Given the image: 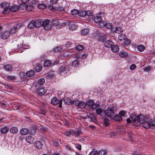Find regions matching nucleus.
I'll return each mask as SVG.
<instances>
[{
  "label": "nucleus",
  "mask_w": 155,
  "mask_h": 155,
  "mask_svg": "<svg viewBox=\"0 0 155 155\" xmlns=\"http://www.w3.org/2000/svg\"><path fill=\"white\" fill-rule=\"evenodd\" d=\"M103 112V109L101 107H99L96 109V112L97 114L100 116H101V114Z\"/></svg>",
  "instance_id": "obj_43"
},
{
  "label": "nucleus",
  "mask_w": 155,
  "mask_h": 155,
  "mask_svg": "<svg viewBox=\"0 0 155 155\" xmlns=\"http://www.w3.org/2000/svg\"><path fill=\"white\" fill-rule=\"evenodd\" d=\"M97 151L96 149H93L89 153V155H95L97 154Z\"/></svg>",
  "instance_id": "obj_49"
},
{
  "label": "nucleus",
  "mask_w": 155,
  "mask_h": 155,
  "mask_svg": "<svg viewBox=\"0 0 155 155\" xmlns=\"http://www.w3.org/2000/svg\"><path fill=\"white\" fill-rule=\"evenodd\" d=\"M76 49L78 51H82L84 49V46L81 45H78L76 46Z\"/></svg>",
  "instance_id": "obj_44"
},
{
  "label": "nucleus",
  "mask_w": 155,
  "mask_h": 155,
  "mask_svg": "<svg viewBox=\"0 0 155 155\" xmlns=\"http://www.w3.org/2000/svg\"><path fill=\"white\" fill-rule=\"evenodd\" d=\"M71 14L73 15H78L79 16V13L80 12H79L78 11L77 9H74L72 10L71 11Z\"/></svg>",
  "instance_id": "obj_40"
},
{
  "label": "nucleus",
  "mask_w": 155,
  "mask_h": 155,
  "mask_svg": "<svg viewBox=\"0 0 155 155\" xmlns=\"http://www.w3.org/2000/svg\"><path fill=\"white\" fill-rule=\"evenodd\" d=\"M10 132L12 134H16L18 132V129L17 127H13L9 130Z\"/></svg>",
  "instance_id": "obj_23"
},
{
  "label": "nucleus",
  "mask_w": 155,
  "mask_h": 155,
  "mask_svg": "<svg viewBox=\"0 0 155 155\" xmlns=\"http://www.w3.org/2000/svg\"><path fill=\"white\" fill-rule=\"evenodd\" d=\"M21 24H17L15 27L12 28L10 30V33L12 34H15L18 29H19L22 26Z\"/></svg>",
  "instance_id": "obj_10"
},
{
  "label": "nucleus",
  "mask_w": 155,
  "mask_h": 155,
  "mask_svg": "<svg viewBox=\"0 0 155 155\" xmlns=\"http://www.w3.org/2000/svg\"><path fill=\"white\" fill-rule=\"evenodd\" d=\"M118 39L120 41H124L126 39V37L125 35L121 34L118 37Z\"/></svg>",
  "instance_id": "obj_32"
},
{
  "label": "nucleus",
  "mask_w": 155,
  "mask_h": 155,
  "mask_svg": "<svg viewBox=\"0 0 155 155\" xmlns=\"http://www.w3.org/2000/svg\"><path fill=\"white\" fill-rule=\"evenodd\" d=\"M127 55V53L125 51H122L120 53L119 55L122 58H124Z\"/></svg>",
  "instance_id": "obj_47"
},
{
  "label": "nucleus",
  "mask_w": 155,
  "mask_h": 155,
  "mask_svg": "<svg viewBox=\"0 0 155 155\" xmlns=\"http://www.w3.org/2000/svg\"><path fill=\"white\" fill-rule=\"evenodd\" d=\"M136 66L135 64H131L130 67V68L131 70H134Z\"/></svg>",
  "instance_id": "obj_55"
},
{
  "label": "nucleus",
  "mask_w": 155,
  "mask_h": 155,
  "mask_svg": "<svg viewBox=\"0 0 155 155\" xmlns=\"http://www.w3.org/2000/svg\"><path fill=\"white\" fill-rule=\"evenodd\" d=\"M48 8L49 9L52 11H54L55 10V8L52 5L49 6L48 7Z\"/></svg>",
  "instance_id": "obj_58"
},
{
  "label": "nucleus",
  "mask_w": 155,
  "mask_h": 155,
  "mask_svg": "<svg viewBox=\"0 0 155 155\" xmlns=\"http://www.w3.org/2000/svg\"><path fill=\"white\" fill-rule=\"evenodd\" d=\"M71 131L67 132L64 133V135L67 137H69L71 135Z\"/></svg>",
  "instance_id": "obj_59"
},
{
  "label": "nucleus",
  "mask_w": 155,
  "mask_h": 155,
  "mask_svg": "<svg viewBox=\"0 0 155 155\" xmlns=\"http://www.w3.org/2000/svg\"><path fill=\"white\" fill-rule=\"evenodd\" d=\"M123 41V45L126 46L130 45L131 43L130 40L127 38Z\"/></svg>",
  "instance_id": "obj_46"
},
{
  "label": "nucleus",
  "mask_w": 155,
  "mask_h": 155,
  "mask_svg": "<svg viewBox=\"0 0 155 155\" xmlns=\"http://www.w3.org/2000/svg\"><path fill=\"white\" fill-rule=\"evenodd\" d=\"M35 72L33 70L27 71L26 73V75L28 77H31L33 76L35 74Z\"/></svg>",
  "instance_id": "obj_34"
},
{
  "label": "nucleus",
  "mask_w": 155,
  "mask_h": 155,
  "mask_svg": "<svg viewBox=\"0 0 155 155\" xmlns=\"http://www.w3.org/2000/svg\"><path fill=\"white\" fill-rule=\"evenodd\" d=\"M25 140L27 142L30 143H32L34 141V139L33 137L31 136L27 137Z\"/></svg>",
  "instance_id": "obj_27"
},
{
  "label": "nucleus",
  "mask_w": 155,
  "mask_h": 155,
  "mask_svg": "<svg viewBox=\"0 0 155 155\" xmlns=\"http://www.w3.org/2000/svg\"><path fill=\"white\" fill-rule=\"evenodd\" d=\"M53 143L54 146L58 147H59L60 145L61 144V140L59 139L53 140Z\"/></svg>",
  "instance_id": "obj_21"
},
{
  "label": "nucleus",
  "mask_w": 155,
  "mask_h": 155,
  "mask_svg": "<svg viewBox=\"0 0 155 155\" xmlns=\"http://www.w3.org/2000/svg\"><path fill=\"white\" fill-rule=\"evenodd\" d=\"M20 132V134L21 135H25L28 134L29 132V131L27 128H24L22 129Z\"/></svg>",
  "instance_id": "obj_26"
},
{
  "label": "nucleus",
  "mask_w": 155,
  "mask_h": 155,
  "mask_svg": "<svg viewBox=\"0 0 155 155\" xmlns=\"http://www.w3.org/2000/svg\"><path fill=\"white\" fill-rule=\"evenodd\" d=\"M54 75L52 74H48L47 76V78L48 79H51L54 78Z\"/></svg>",
  "instance_id": "obj_53"
},
{
  "label": "nucleus",
  "mask_w": 155,
  "mask_h": 155,
  "mask_svg": "<svg viewBox=\"0 0 155 155\" xmlns=\"http://www.w3.org/2000/svg\"><path fill=\"white\" fill-rule=\"evenodd\" d=\"M18 9L19 8L17 6L13 5L9 8V12H16L18 10Z\"/></svg>",
  "instance_id": "obj_22"
},
{
  "label": "nucleus",
  "mask_w": 155,
  "mask_h": 155,
  "mask_svg": "<svg viewBox=\"0 0 155 155\" xmlns=\"http://www.w3.org/2000/svg\"><path fill=\"white\" fill-rule=\"evenodd\" d=\"M51 103L54 105L59 104L58 107L60 108L62 107V100L58 99L56 97L53 98L51 100Z\"/></svg>",
  "instance_id": "obj_7"
},
{
  "label": "nucleus",
  "mask_w": 155,
  "mask_h": 155,
  "mask_svg": "<svg viewBox=\"0 0 155 155\" xmlns=\"http://www.w3.org/2000/svg\"><path fill=\"white\" fill-rule=\"evenodd\" d=\"M34 145L35 147L38 149H41L43 147V144L40 141H36L34 143Z\"/></svg>",
  "instance_id": "obj_16"
},
{
  "label": "nucleus",
  "mask_w": 155,
  "mask_h": 155,
  "mask_svg": "<svg viewBox=\"0 0 155 155\" xmlns=\"http://www.w3.org/2000/svg\"><path fill=\"white\" fill-rule=\"evenodd\" d=\"M107 151L106 150H101L97 152V155H106L107 153Z\"/></svg>",
  "instance_id": "obj_38"
},
{
  "label": "nucleus",
  "mask_w": 155,
  "mask_h": 155,
  "mask_svg": "<svg viewBox=\"0 0 155 155\" xmlns=\"http://www.w3.org/2000/svg\"><path fill=\"white\" fill-rule=\"evenodd\" d=\"M103 14L101 13H99L98 15H96L95 17H93V19L92 20L97 23H99L100 25L102 24L104 22L103 20Z\"/></svg>",
  "instance_id": "obj_5"
},
{
  "label": "nucleus",
  "mask_w": 155,
  "mask_h": 155,
  "mask_svg": "<svg viewBox=\"0 0 155 155\" xmlns=\"http://www.w3.org/2000/svg\"><path fill=\"white\" fill-rule=\"evenodd\" d=\"M81 34L83 35H86L89 33V30L87 28H85L82 30L81 32Z\"/></svg>",
  "instance_id": "obj_30"
},
{
  "label": "nucleus",
  "mask_w": 155,
  "mask_h": 155,
  "mask_svg": "<svg viewBox=\"0 0 155 155\" xmlns=\"http://www.w3.org/2000/svg\"><path fill=\"white\" fill-rule=\"evenodd\" d=\"M59 70L60 73H63L64 74L67 73L68 71V67L65 64H63L59 69Z\"/></svg>",
  "instance_id": "obj_11"
},
{
  "label": "nucleus",
  "mask_w": 155,
  "mask_h": 155,
  "mask_svg": "<svg viewBox=\"0 0 155 155\" xmlns=\"http://www.w3.org/2000/svg\"><path fill=\"white\" fill-rule=\"evenodd\" d=\"M46 111L42 109L40 110L39 112V113L44 115H45L46 114Z\"/></svg>",
  "instance_id": "obj_57"
},
{
  "label": "nucleus",
  "mask_w": 155,
  "mask_h": 155,
  "mask_svg": "<svg viewBox=\"0 0 155 155\" xmlns=\"http://www.w3.org/2000/svg\"><path fill=\"white\" fill-rule=\"evenodd\" d=\"M107 37L106 35L103 33H101L99 35L98 40L99 41L103 42L106 40Z\"/></svg>",
  "instance_id": "obj_9"
},
{
  "label": "nucleus",
  "mask_w": 155,
  "mask_h": 155,
  "mask_svg": "<svg viewBox=\"0 0 155 155\" xmlns=\"http://www.w3.org/2000/svg\"><path fill=\"white\" fill-rule=\"evenodd\" d=\"M150 124L151 125L153 126H155V120L151 121V120L150 121Z\"/></svg>",
  "instance_id": "obj_64"
},
{
  "label": "nucleus",
  "mask_w": 155,
  "mask_h": 155,
  "mask_svg": "<svg viewBox=\"0 0 155 155\" xmlns=\"http://www.w3.org/2000/svg\"><path fill=\"white\" fill-rule=\"evenodd\" d=\"M58 24L57 21L53 20L50 23L48 19H46L42 21V26L44 27V29L45 30H50L52 27V25H56Z\"/></svg>",
  "instance_id": "obj_4"
},
{
  "label": "nucleus",
  "mask_w": 155,
  "mask_h": 155,
  "mask_svg": "<svg viewBox=\"0 0 155 155\" xmlns=\"http://www.w3.org/2000/svg\"><path fill=\"white\" fill-rule=\"evenodd\" d=\"M45 82V80L44 78H41L38 81V84L41 85L43 84Z\"/></svg>",
  "instance_id": "obj_52"
},
{
  "label": "nucleus",
  "mask_w": 155,
  "mask_h": 155,
  "mask_svg": "<svg viewBox=\"0 0 155 155\" xmlns=\"http://www.w3.org/2000/svg\"><path fill=\"white\" fill-rule=\"evenodd\" d=\"M18 7L19 8V9L22 10L25 8V6H24V5H20Z\"/></svg>",
  "instance_id": "obj_61"
},
{
  "label": "nucleus",
  "mask_w": 155,
  "mask_h": 155,
  "mask_svg": "<svg viewBox=\"0 0 155 155\" xmlns=\"http://www.w3.org/2000/svg\"><path fill=\"white\" fill-rule=\"evenodd\" d=\"M64 9V8L63 7L60 6H58L57 8V10L58 11H63Z\"/></svg>",
  "instance_id": "obj_56"
},
{
  "label": "nucleus",
  "mask_w": 155,
  "mask_h": 155,
  "mask_svg": "<svg viewBox=\"0 0 155 155\" xmlns=\"http://www.w3.org/2000/svg\"><path fill=\"white\" fill-rule=\"evenodd\" d=\"M76 147L77 149L79 150H80L81 149V145L78 144L76 146Z\"/></svg>",
  "instance_id": "obj_62"
},
{
  "label": "nucleus",
  "mask_w": 155,
  "mask_h": 155,
  "mask_svg": "<svg viewBox=\"0 0 155 155\" xmlns=\"http://www.w3.org/2000/svg\"><path fill=\"white\" fill-rule=\"evenodd\" d=\"M94 101L92 100H89L86 103V104L91 108L94 104Z\"/></svg>",
  "instance_id": "obj_42"
},
{
  "label": "nucleus",
  "mask_w": 155,
  "mask_h": 155,
  "mask_svg": "<svg viewBox=\"0 0 155 155\" xmlns=\"http://www.w3.org/2000/svg\"><path fill=\"white\" fill-rule=\"evenodd\" d=\"M87 118H88L90 121L95 122L96 121V119L94 116L92 114H89V115H87Z\"/></svg>",
  "instance_id": "obj_19"
},
{
  "label": "nucleus",
  "mask_w": 155,
  "mask_h": 155,
  "mask_svg": "<svg viewBox=\"0 0 155 155\" xmlns=\"http://www.w3.org/2000/svg\"><path fill=\"white\" fill-rule=\"evenodd\" d=\"M38 8L40 9H43L46 8V5L43 4H39L38 5Z\"/></svg>",
  "instance_id": "obj_48"
},
{
  "label": "nucleus",
  "mask_w": 155,
  "mask_h": 155,
  "mask_svg": "<svg viewBox=\"0 0 155 155\" xmlns=\"http://www.w3.org/2000/svg\"><path fill=\"white\" fill-rule=\"evenodd\" d=\"M79 15V16L87 20L91 21L93 19L94 16L92 14V12L91 11H81Z\"/></svg>",
  "instance_id": "obj_3"
},
{
  "label": "nucleus",
  "mask_w": 155,
  "mask_h": 155,
  "mask_svg": "<svg viewBox=\"0 0 155 155\" xmlns=\"http://www.w3.org/2000/svg\"><path fill=\"white\" fill-rule=\"evenodd\" d=\"M112 119L114 120L117 122H120L122 120V118L121 116H120L119 114L113 116Z\"/></svg>",
  "instance_id": "obj_20"
},
{
  "label": "nucleus",
  "mask_w": 155,
  "mask_h": 155,
  "mask_svg": "<svg viewBox=\"0 0 155 155\" xmlns=\"http://www.w3.org/2000/svg\"><path fill=\"white\" fill-rule=\"evenodd\" d=\"M132 120V124L136 126H139L141 123L143 128L148 129L151 126L150 121L151 118L148 116H145L141 114L136 116L133 115L131 117Z\"/></svg>",
  "instance_id": "obj_1"
},
{
  "label": "nucleus",
  "mask_w": 155,
  "mask_h": 155,
  "mask_svg": "<svg viewBox=\"0 0 155 155\" xmlns=\"http://www.w3.org/2000/svg\"><path fill=\"white\" fill-rule=\"evenodd\" d=\"M57 0H51L50 1L51 3V4H55L56 3Z\"/></svg>",
  "instance_id": "obj_63"
},
{
  "label": "nucleus",
  "mask_w": 155,
  "mask_h": 155,
  "mask_svg": "<svg viewBox=\"0 0 155 155\" xmlns=\"http://www.w3.org/2000/svg\"><path fill=\"white\" fill-rule=\"evenodd\" d=\"M151 70V67L150 66H148L147 67L144 68L143 69V70L144 71L146 72H148Z\"/></svg>",
  "instance_id": "obj_54"
},
{
  "label": "nucleus",
  "mask_w": 155,
  "mask_h": 155,
  "mask_svg": "<svg viewBox=\"0 0 155 155\" xmlns=\"http://www.w3.org/2000/svg\"><path fill=\"white\" fill-rule=\"evenodd\" d=\"M35 22L34 20L31 21L28 25V28L32 29L35 27Z\"/></svg>",
  "instance_id": "obj_24"
},
{
  "label": "nucleus",
  "mask_w": 155,
  "mask_h": 155,
  "mask_svg": "<svg viewBox=\"0 0 155 155\" xmlns=\"http://www.w3.org/2000/svg\"><path fill=\"white\" fill-rule=\"evenodd\" d=\"M6 78L8 81H13L16 79V77L15 76L8 75L6 76Z\"/></svg>",
  "instance_id": "obj_36"
},
{
  "label": "nucleus",
  "mask_w": 155,
  "mask_h": 155,
  "mask_svg": "<svg viewBox=\"0 0 155 155\" xmlns=\"http://www.w3.org/2000/svg\"><path fill=\"white\" fill-rule=\"evenodd\" d=\"M114 107L113 106L107 107L104 111V117H107L108 120L112 119L115 113L114 111Z\"/></svg>",
  "instance_id": "obj_2"
},
{
  "label": "nucleus",
  "mask_w": 155,
  "mask_h": 155,
  "mask_svg": "<svg viewBox=\"0 0 155 155\" xmlns=\"http://www.w3.org/2000/svg\"><path fill=\"white\" fill-rule=\"evenodd\" d=\"M1 7L3 9V13L6 14L9 12V4L6 2H4L1 4Z\"/></svg>",
  "instance_id": "obj_6"
},
{
  "label": "nucleus",
  "mask_w": 155,
  "mask_h": 155,
  "mask_svg": "<svg viewBox=\"0 0 155 155\" xmlns=\"http://www.w3.org/2000/svg\"><path fill=\"white\" fill-rule=\"evenodd\" d=\"M10 34L11 33L9 31H6L2 34L1 37L2 39H6L9 37Z\"/></svg>",
  "instance_id": "obj_13"
},
{
  "label": "nucleus",
  "mask_w": 155,
  "mask_h": 155,
  "mask_svg": "<svg viewBox=\"0 0 155 155\" xmlns=\"http://www.w3.org/2000/svg\"><path fill=\"white\" fill-rule=\"evenodd\" d=\"M52 63L51 61L50 60H45L43 64V65L45 67H48L51 65Z\"/></svg>",
  "instance_id": "obj_31"
},
{
  "label": "nucleus",
  "mask_w": 155,
  "mask_h": 155,
  "mask_svg": "<svg viewBox=\"0 0 155 155\" xmlns=\"http://www.w3.org/2000/svg\"><path fill=\"white\" fill-rule=\"evenodd\" d=\"M46 90L44 88L38 89L37 91V94L40 95H43L46 92Z\"/></svg>",
  "instance_id": "obj_14"
},
{
  "label": "nucleus",
  "mask_w": 155,
  "mask_h": 155,
  "mask_svg": "<svg viewBox=\"0 0 155 155\" xmlns=\"http://www.w3.org/2000/svg\"><path fill=\"white\" fill-rule=\"evenodd\" d=\"M102 25L105 26L106 28L108 29H110L112 31H114V28L113 27V25L111 23H104V22H103L102 24Z\"/></svg>",
  "instance_id": "obj_12"
},
{
  "label": "nucleus",
  "mask_w": 155,
  "mask_h": 155,
  "mask_svg": "<svg viewBox=\"0 0 155 155\" xmlns=\"http://www.w3.org/2000/svg\"><path fill=\"white\" fill-rule=\"evenodd\" d=\"M119 47L117 45H113L111 48V50L114 52L118 51L119 50Z\"/></svg>",
  "instance_id": "obj_29"
},
{
  "label": "nucleus",
  "mask_w": 155,
  "mask_h": 155,
  "mask_svg": "<svg viewBox=\"0 0 155 155\" xmlns=\"http://www.w3.org/2000/svg\"><path fill=\"white\" fill-rule=\"evenodd\" d=\"M114 31H114L118 34L122 32L123 31L122 28L120 26L117 27L115 28H114Z\"/></svg>",
  "instance_id": "obj_28"
},
{
  "label": "nucleus",
  "mask_w": 155,
  "mask_h": 155,
  "mask_svg": "<svg viewBox=\"0 0 155 155\" xmlns=\"http://www.w3.org/2000/svg\"><path fill=\"white\" fill-rule=\"evenodd\" d=\"M138 50L142 52L145 49V46L142 45H139L137 47Z\"/></svg>",
  "instance_id": "obj_39"
},
{
  "label": "nucleus",
  "mask_w": 155,
  "mask_h": 155,
  "mask_svg": "<svg viewBox=\"0 0 155 155\" xmlns=\"http://www.w3.org/2000/svg\"><path fill=\"white\" fill-rule=\"evenodd\" d=\"M13 67L11 64H7L4 66V69L7 71H12Z\"/></svg>",
  "instance_id": "obj_18"
},
{
  "label": "nucleus",
  "mask_w": 155,
  "mask_h": 155,
  "mask_svg": "<svg viewBox=\"0 0 155 155\" xmlns=\"http://www.w3.org/2000/svg\"><path fill=\"white\" fill-rule=\"evenodd\" d=\"M73 104L77 106L78 108L83 109L84 108L86 105V103L83 102H79L78 101H74L73 102Z\"/></svg>",
  "instance_id": "obj_8"
},
{
  "label": "nucleus",
  "mask_w": 155,
  "mask_h": 155,
  "mask_svg": "<svg viewBox=\"0 0 155 155\" xmlns=\"http://www.w3.org/2000/svg\"><path fill=\"white\" fill-rule=\"evenodd\" d=\"M62 49V47L61 46L57 47L55 48L54 51L55 52H60Z\"/></svg>",
  "instance_id": "obj_51"
},
{
  "label": "nucleus",
  "mask_w": 155,
  "mask_h": 155,
  "mask_svg": "<svg viewBox=\"0 0 155 155\" xmlns=\"http://www.w3.org/2000/svg\"><path fill=\"white\" fill-rule=\"evenodd\" d=\"M36 130L37 129L35 127H32L31 128L29 132L31 135H33L36 133Z\"/></svg>",
  "instance_id": "obj_35"
},
{
  "label": "nucleus",
  "mask_w": 155,
  "mask_h": 155,
  "mask_svg": "<svg viewBox=\"0 0 155 155\" xmlns=\"http://www.w3.org/2000/svg\"><path fill=\"white\" fill-rule=\"evenodd\" d=\"M113 45V42L109 40L106 41L104 44L105 46L107 48H111Z\"/></svg>",
  "instance_id": "obj_15"
},
{
  "label": "nucleus",
  "mask_w": 155,
  "mask_h": 155,
  "mask_svg": "<svg viewBox=\"0 0 155 155\" xmlns=\"http://www.w3.org/2000/svg\"><path fill=\"white\" fill-rule=\"evenodd\" d=\"M35 27H38L42 25V21L40 19L35 21Z\"/></svg>",
  "instance_id": "obj_25"
},
{
  "label": "nucleus",
  "mask_w": 155,
  "mask_h": 155,
  "mask_svg": "<svg viewBox=\"0 0 155 155\" xmlns=\"http://www.w3.org/2000/svg\"><path fill=\"white\" fill-rule=\"evenodd\" d=\"M127 112L126 111L121 110L119 113V114L121 117H125L127 114Z\"/></svg>",
  "instance_id": "obj_45"
},
{
  "label": "nucleus",
  "mask_w": 155,
  "mask_h": 155,
  "mask_svg": "<svg viewBox=\"0 0 155 155\" xmlns=\"http://www.w3.org/2000/svg\"><path fill=\"white\" fill-rule=\"evenodd\" d=\"M71 45V43L70 42H67L65 45L66 47L68 48H70Z\"/></svg>",
  "instance_id": "obj_60"
},
{
  "label": "nucleus",
  "mask_w": 155,
  "mask_h": 155,
  "mask_svg": "<svg viewBox=\"0 0 155 155\" xmlns=\"http://www.w3.org/2000/svg\"><path fill=\"white\" fill-rule=\"evenodd\" d=\"M81 132L82 131L81 130H79L76 131H73L72 133L75 137H78L81 134Z\"/></svg>",
  "instance_id": "obj_33"
},
{
  "label": "nucleus",
  "mask_w": 155,
  "mask_h": 155,
  "mask_svg": "<svg viewBox=\"0 0 155 155\" xmlns=\"http://www.w3.org/2000/svg\"><path fill=\"white\" fill-rule=\"evenodd\" d=\"M34 7L31 5L25 6V8L27 11H31L34 9Z\"/></svg>",
  "instance_id": "obj_41"
},
{
  "label": "nucleus",
  "mask_w": 155,
  "mask_h": 155,
  "mask_svg": "<svg viewBox=\"0 0 155 155\" xmlns=\"http://www.w3.org/2000/svg\"><path fill=\"white\" fill-rule=\"evenodd\" d=\"M99 106H100V105L99 104H96L94 103V104L93 105V106H92V107H91V108L93 110H94L95 109H96L97 108H99Z\"/></svg>",
  "instance_id": "obj_50"
},
{
  "label": "nucleus",
  "mask_w": 155,
  "mask_h": 155,
  "mask_svg": "<svg viewBox=\"0 0 155 155\" xmlns=\"http://www.w3.org/2000/svg\"><path fill=\"white\" fill-rule=\"evenodd\" d=\"M80 61L78 60H76L74 61L72 63V66L74 67H77L79 64Z\"/></svg>",
  "instance_id": "obj_37"
},
{
  "label": "nucleus",
  "mask_w": 155,
  "mask_h": 155,
  "mask_svg": "<svg viewBox=\"0 0 155 155\" xmlns=\"http://www.w3.org/2000/svg\"><path fill=\"white\" fill-rule=\"evenodd\" d=\"M9 129L8 127L5 126L2 127L0 129V132L2 134H6Z\"/></svg>",
  "instance_id": "obj_17"
}]
</instances>
